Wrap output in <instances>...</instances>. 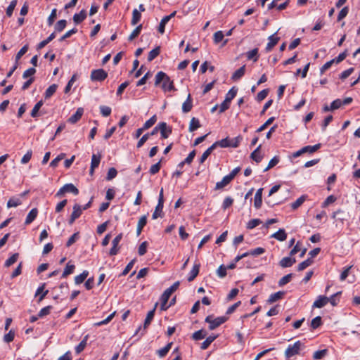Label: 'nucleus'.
Returning a JSON list of instances; mask_svg holds the SVG:
<instances>
[{
	"instance_id": "20",
	"label": "nucleus",
	"mask_w": 360,
	"mask_h": 360,
	"mask_svg": "<svg viewBox=\"0 0 360 360\" xmlns=\"http://www.w3.org/2000/svg\"><path fill=\"white\" fill-rule=\"evenodd\" d=\"M218 337L217 335H212L206 338L205 340L202 342L200 348L202 350H205L208 348V347L211 345V343L217 339Z\"/></svg>"
},
{
	"instance_id": "32",
	"label": "nucleus",
	"mask_w": 360,
	"mask_h": 360,
	"mask_svg": "<svg viewBox=\"0 0 360 360\" xmlns=\"http://www.w3.org/2000/svg\"><path fill=\"white\" fill-rule=\"evenodd\" d=\"M321 148V143H317L314 146H307L303 148H302V151L304 152V153H313L318 150Z\"/></svg>"
},
{
	"instance_id": "16",
	"label": "nucleus",
	"mask_w": 360,
	"mask_h": 360,
	"mask_svg": "<svg viewBox=\"0 0 360 360\" xmlns=\"http://www.w3.org/2000/svg\"><path fill=\"white\" fill-rule=\"evenodd\" d=\"M38 210L37 208L32 209L26 217L25 224H30L37 217Z\"/></svg>"
},
{
	"instance_id": "46",
	"label": "nucleus",
	"mask_w": 360,
	"mask_h": 360,
	"mask_svg": "<svg viewBox=\"0 0 360 360\" xmlns=\"http://www.w3.org/2000/svg\"><path fill=\"white\" fill-rule=\"evenodd\" d=\"M305 196L302 195L300 198H298L294 202L292 203L291 207L293 210L297 209L301 205L303 204V202L305 201Z\"/></svg>"
},
{
	"instance_id": "10",
	"label": "nucleus",
	"mask_w": 360,
	"mask_h": 360,
	"mask_svg": "<svg viewBox=\"0 0 360 360\" xmlns=\"http://www.w3.org/2000/svg\"><path fill=\"white\" fill-rule=\"evenodd\" d=\"M155 308H153L152 310H150L148 312L146 319L144 321L143 330L141 334V336L145 333L146 329L148 327V326L150 324L152 320L153 319L154 316H155Z\"/></svg>"
},
{
	"instance_id": "2",
	"label": "nucleus",
	"mask_w": 360,
	"mask_h": 360,
	"mask_svg": "<svg viewBox=\"0 0 360 360\" xmlns=\"http://www.w3.org/2000/svg\"><path fill=\"white\" fill-rule=\"evenodd\" d=\"M304 347V343L297 340L293 345H289L285 351V356L290 359L293 356L300 354V351Z\"/></svg>"
},
{
	"instance_id": "63",
	"label": "nucleus",
	"mask_w": 360,
	"mask_h": 360,
	"mask_svg": "<svg viewBox=\"0 0 360 360\" xmlns=\"http://www.w3.org/2000/svg\"><path fill=\"white\" fill-rule=\"evenodd\" d=\"M169 22L167 17H164L159 25L158 27V32L161 34H163L165 32V25Z\"/></svg>"
},
{
	"instance_id": "60",
	"label": "nucleus",
	"mask_w": 360,
	"mask_h": 360,
	"mask_svg": "<svg viewBox=\"0 0 360 360\" xmlns=\"http://www.w3.org/2000/svg\"><path fill=\"white\" fill-rule=\"evenodd\" d=\"M224 34L222 31H217L214 34V42L215 44H219L224 39Z\"/></svg>"
},
{
	"instance_id": "42",
	"label": "nucleus",
	"mask_w": 360,
	"mask_h": 360,
	"mask_svg": "<svg viewBox=\"0 0 360 360\" xmlns=\"http://www.w3.org/2000/svg\"><path fill=\"white\" fill-rule=\"evenodd\" d=\"M57 89V85L53 84L48 87V89L46 90L44 96L46 98H50L52 96Z\"/></svg>"
},
{
	"instance_id": "40",
	"label": "nucleus",
	"mask_w": 360,
	"mask_h": 360,
	"mask_svg": "<svg viewBox=\"0 0 360 360\" xmlns=\"http://www.w3.org/2000/svg\"><path fill=\"white\" fill-rule=\"evenodd\" d=\"M142 30V25H139L131 33V34L128 37V40L129 41L134 40L136 37L139 35Z\"/></svg>"
},
{
	"instance_id": "12",
	"label": "nucleus",
	"mask_w": 360,
	"mask_h": 360,
	"mask_svg": "<svg viewBox=\"0 0 360 360\" xmlns=\"http://www.w3.org/2000/svg\"><path fill=\"white\" fill-rule=\"evenodd\" d=\"M296 262V259L292 256L283 257L280 262L279 265L283 268L292 266Z\"/></svg>"
},
{
	"instance_id": "41",
	"label": "nucleus",
	"mask_w": 360,
	"mask_h": 360,
	"mask_svg": "<svg viewBox=\"0 0 360 360\" xmlns=\"http://www.w3.org/2000/svg\"><path fill=\"white\" fill-rule=\"evenodd\" d=\"M67 25L66 20H60L55 25V31L58 32H62Z\"/></svg>"
},
{
	"instance_id": "7",
	"label": "nucleus",
	"mask_w": 360,
	"mask_h": 360,
	"mask_svg": "<svg viewBox=\"0 0 360 360\" xmlns=\"http://www.w3.org/2000/svg\"><path fill=\"white\" fill-rule=\"evenodd\" d=\"M72 209L73 211L69 219L70 224H72L74 221L81 216L83 211L82 207L78 204H75Z\"/></svg>"
},
{
	"instance_id": "48",
	"label": "nucleus",
	"mask_w": 360,
	"mask_h": 360,
	"mask_svg": "<svg viewBox=\"0 0 360 360\" xmlns=\"http://www.w3.org/2000/svg\"><path fill=\"white\" fill-rule=\"evenodd\" d=\"M238 92V88L233 86L226 94V98L231 101L236 97Z\"/></svg>"
},
{
	"instance_id": "34",
	"label": "nucleus",
	"mask_w": 360,
	"mask_h": 360,
	"mask_svg": "<svg viewBox=\"0 0 360 360\" xmlns=\"http://www.w3.org/2000/svg\"><path fill=\"white\" fill-rule=\"evenodd\" d=\"M141 18V14L140 11H139L136 8H134L132 12L131 24L132 25H136L140 21Z\"/></svg>"
},
{
	"instance_id": "30",
	"label": "nucleus",
	"mask_w": 360,
	"mask_h": 360,
	"mask_svg": "<svg viewBox=\"0 0 360 360\" xmlns=\"http://www.w3.org/2000/svg\"><path fill=\"white\" fill-rule=\"evenodd\" d=\"M89 276V271L84 270L82 274L75 277V283L76 285L82 283Z\"/></svg>"
},
{
	"instance_id": "27",
	"label": "nucleus",
	"mask_w": 360,
	"mask_h": 360,
	"mask_svg": "<svg viewBox=\"0 0 360 360\" xmlns=\"http://www.w3.org/2000/svg\"><path fill=\"white\" fill-rule=\"evenodd\" d=\"M146 223H147V217L146 215H143L139 219V220L138 221L137 228H136V233L138 236L141 233L143 228L146 226Z\"/></svg>"
},
{
	"instance_id": "35",
	"label": "nucleus",
	"mask_w": 360,
	"mask_h": 360,
	"mask_svg": "<svg viewBox=\"0 0 360 360\" xmlns=\"http://www.w3.org/2000/svg\"><path fill=\"white\" fill-rule=\"evenodd\" d=\"M160 53V46H156L155 49H152L148 56V61L151 62Z\"/></svg>"
},
{
	"instance_id": "50",
	"label": "nucleus",
	"mask_w": 360,
	"mask_h": 360,
	"mask_svg": "<svg viewBox=\"0 0 360 360\" xmlns=\"http://www.w3.org/2000/svg\"><path fill=\"white\" fill-rule=\"evenodd\" d=\"M327 352H328V350L326 349L316 351L313 354V358H314V359H316V360L321 359L326 355Z\"/></svg>"
},
{
	"instance_id": "31",
	"label": "nucleus",
	"mask_w": 360,
	"mask_h": 360,
	"mask_svg": "<svg viewBox=\"0 0 360 360\" xmlns=\"http://www.w3.org/2000/svg\"><path fill=\"white\" fill-rule=\"evenodd\" d=\"M63 189L65 193H71L74 195L79 193V190L72 184H66L63 186Z\"/></svg>"
},
{
	"instance_id": "47",
	"label": "nucleus",
	"mask_w": 360,
	"mask_h": 360,
	"mask_svg": "<svg viewBox=\"0 0 360 360\" xmlns=\"http://www.w3.org/2000/svg\"><path fill=\"white\" fill-rule=\"evenodd\" d=\"M156 121H157V117H156V115H154L144 123V124L142 127L145 130H146V129H149L150 127H151L156 122Z\"/></svg>"
},
{
	"instance_id": "11",
	"label": "nucleus",
	"mask_w": 360,
	"mask_h": 360,
	"mask_svg": "<svg viewBox=\"0 0 360 360\" xmlns=\"http://www.w3.org/2000/svg\"><path fill=\"white\" fill-rule=\"evenodd\" d=\"M328 304V297L323 295L318 296L317 299L314 302L313 308H322Z\"/></svg>"
},
{
	"instance_id": "24",
	"label": "nucleus",
	"mask_w": 360,
	"mask_h": 360,
	"mask_svg": "<svg viewBox=\"0 0 360 360\" xmlns=\"http://www.w3.org/2000/svg\"><path fill=\"white\" fill-rule=\"evenodd\" d=\"M172 345H173V342H169L164 347L158 349L157 351V354L159 356V357H160V358L165 357L169 351L171 349Z\"/></svg>"
},
{
	"instance_id": "26",
	"label": "nucleus",
	"mask_w": 360,
	"mask_h": 360,
	"mask_svg": "<svg viewBox=\"0 0 360 360\" xmlns=\"http://www.w3.org/2000/svg\"><path fill=\"white\" fill-rule=\"evenodd\" d=\"M284 295H285L284 291H278L275 293H273V294L270 295L267 302L270 304L273 303V302L281 299Z\"/></svg>"
},
{
	"instance_id": "15",
	"label": "nucleus",
	"mask_w": 360,
	"mask_h": 360,
	"mask_svg": "<svg viewBox=\"0 0 360 360\" xmlns=\"http://www.w3.org/2000/svg\"><path fill=\"white\" fill-rule=\"evenodd\" d=\"M245 56L247 57V59L250 60H253V62H257L259 59V49L255 48L252 50H250L248 52H246Z\"/></svg>"
},
{
	"instance_id": "28",
	"label": "nucleus",
	"mask_w": 360,
	"mask_h": 360,
	"mask_svg": "<svg viewBox=\"0 0 360 360\" xmlns=\"http://www.w3.org/2000/svg\"><path fill=\"white\" fill-rule=\"evenodd\" d=\"M88 338L89 335H85L83 340L80 342V343L75 347V352L77 354L81 353L87 345Z\"/></svg>"
},
{
	"instance_id": "25",
	"label": "nucleus",
	"mask_w": 360,
	"mask_h": 360,
	"mask_svg": "<svg viewBox=\"0 0 360 360\" xmlns=\"http://www.w3.org/2000/svg\"><path fill=\"white\" fill-rule=\"evenodd\" d=\"M56 37L55 32L51 33L46 39L39 42L37 46V49L40 50L46 46L49 42H51Z\"/></svg>"
},
{
	"instance_id": "38",
	"label": "nucleus",
	"mask_w": 360,
	"mask_h": 360,
	"mask_svg": "<svg viewBox=\"0 0 360 360\" xmlns=\"http://www.w3.org/2000/svg\"><path fill=\"white\" fill-rule=\"evenodd\" d=\"M199 127H200V124L199 120L195 117H193L190 122L189 128H188L189 131H191V132L194 131L196 129H198Z\"/></svg>"
},
{
	"instance_id": "37",
	"label": "nucleus",
	"mask_w": 360,
	"mask_h": 360,
	"mask_svg": "<svg viewBox=\"0 0 360 360\" xmlns=\"http://www.w3.org/2000/svg\"><path fill=\"white\" fill-rule=\"evenodd\" d=\"M192 108V99L191 95L188 94L187 99L184 102L182 105V110L184 112H189Z\"/></svg>"
},
{
	"instance_id": "29",
	"label": "nucleus",
	"mask_w": 360,
	"mask_h": 360,
	"mask_svg": "<svg viewBox=\"0 0 360 360\" xmlns=\"http://www.w3.org/2000/svg\"><path fill=\"white\" fill-rule=\"evenodd\" d=\"M22 204V200L17 197L11 198L7 202V207H16Z\"/></svg>"
},
{
	"instance_id": "22",
	"label": "nucleus",
	"mask_w": 360,
	"mask_h": 360,
	"mask_svg": "<svg viewBox=\"0 0 360 360\" xmlns=\"http://www.w3.org/2000/svg\"><path fill=\"white\" fill-rule=\"evenodd\" d=\"M232 180L226 175L224 176L221 181L217 182L215 186L216 190H220L224 188L225 186H226Z\"/></svg>"
},
{
	"instance_id": "1",
	"label": "nucleus",
	"mask_w": 360,
	"mask_h": 360,
	"mask_svg": "<svg viewBox=\"0 0 360 360\" xmlns=\"http://www.w3.org/2000/svg\"><path fill=\"white\" fill-rule=\"evenodd\" d=\"M162 83L161 87L165 91H174L173 81L162 71L158 72L155 75V85L158 86Z\"/></svg>"
},
{
	"instance_id": "57",
	"label": "nucleus",
	"mask_w": 360,
	"mask_h": 360,
	"mask_svg": "<svg viewBox=\"0 0 360 360\" xmlns=\"http://www.w3.org/2000/svg\"><path fill=\"white\" fill-rule=\"evenodd\" d=\"M79 238V232H76L72 234L68 239L66 243L67 247L71 246L73 243H75Z\"/></svg>"
},
{
	"instance_id": "8",
	"label": "nucleus",
	"mask_w": 360,
	"mask_h": 360,
	"mask_svg": "<svg viewBox=\"0 0 360 360\" xmlns=\"http://www.w3.org/2000/svg\"><path fill=\"white\" fill-rule=\"evenodd\" d=\"M179 281H176L175 283H173L172 285H171L169 288H167L164 292L162 293V295H161V297H163L164 299V302H165V300H169L171 295L177 290V288H179Z\"/></svg>"
},
{
	"instance_id": "55",
	"label": "nucleus",
	"mask_w": 360,
	"mask_h": 360,
	"mask_svg": "<svg viewBox=\"0 0 360 360\" xmlns=\"http://www.w3.org/2000/svg\"><path fill=\"white\" fill-rule=\"evenodd\" d=\"M231 101L225 97L224 101L221 103L219 106V112H224L225 110H228L230 107Z\"/></svg>"
},
{
	"instance_id": "13",
	"label": "nucleus",
	"mask_w": 360,
	"mask_h": 360,
	"mask_svg": "<svg viewBox=\"0 0 360 360\" xmlns=\"http://www.w3.org/2000/svg\"><path fill=\"white\" fill-rule=\"evenodd\" d=\"M262 191L263 188H259L255 195L254 206L256 209H259L262 204Z\"/></svg>"
},
{
	"instance_id": "59",
	"label": "nucleus",
	"mask_w": 360,
	"mask_h": 360,
	"mask_svg": "<svg viewBox=\"0 0 360 360\" xmlns=\"http://www.w3.org/2000/svg\"><path fill=\"white\" fill-rule=\"evenodd\" d=\"M77 32V29L74 27L71 29L70 30L68 31L65 34H63L60 39L59 41H63L65 40L66 39L70 37L72 34Z\"/></svg>"
},
{
	"instance_id": "43",
	"label": "nucleus",
	"mask_w": 360,
	"mask_h": 360,
	"mask_svg": "<svg viewBox=\"0 0 360 360\" xmlns=\"http://www.w3.org/2000/svg\"><path fill=\"white\" fill-rule=\"evenodd\" d=\"M17 0H13L8 6L6 8V13L8 17H11L13 13V11L17 5Z\"/></svg>"
},
{
	"instance_id": "5",
	"label": "nucleus",
	"mask_w": 360,
	"mask_h": 360,
	"mask_svg": "<svg viewBox=\"0 0 360 360\" xmlns=\"http://www.w3.org/2000/svg\"><path fill=\"white\" fill-rule=\"evenodd\" d=\"M164 204V196H163V188H162L160 191L158 202L157 206L155 207V210L153 213L152 218L153 219H158L161 216V212H162Z\"/></svg>"
},
{
	"instance_id": "23",
	"label": "nucleus",
	"mask_w": 360,
	"mask_h": 360,
	"mask_svg": "<svg viewBox=\"0 0 360 360\" xmlns=\"http://www.w3.org/2000/svg\"><path fill=\"white\" fill-rule=\"evenodd\" d=\"M260 148L261 145H259L258 147L251 153L250 155L251 158L257 163L260 162L263 158L259 150Z\"/></svg>"
},
{
	"instance_id": "64",
	"label": "nucleus",
	"mask_w": 360,
	"mask_h": 360,
	"mask_svg": "<svg viewBox=\"0 0 360 360\" xmlns=\"http://www.w3.org/2000/svg\"><path fill=\"white\" fill-rule=\"evenodd\" d=\"M117 172L116 169L114 167H111L108 169V174L106 176V179L108 181H110L112 179H114L117 176Z\"/></svg>"
},
{
	"instance_id": "36",
	"label": "nucleus",
	"mask_w": 360,
	"mask_h": 360,
	"mask_svg": "<svg viewBox=\"0 0 360 360\" xmlns=\"http://www.w3.org/2000/svg\"><path fill=\"white\" fill-rule=\"evenodd\" d=\"M101 160V155L98 154H93L91 156V166L93 168H97L100 164Z\"/></svg>"
},
{
	"instance_id": "61",
	"label": "nucleus",
	"mask_w": 360,
	"mask_h": 360,
	"mask_svg": "<svg viewBox=\"0 0 360 360\" xmlns=\"http://www.w3.org/2000/svg\"><path fill=\"white\" fill-rule=\"evenodd\" d=\"M152 75L150 71L147 72L136 83V86H140L146 83L147 79Z\"/></svg>"
},
{
	"instance_id": "51",
	"label": "nucleus",
	"mask_w": 360,
	"mask_h": 360,
	"mask_svg": "<svg viewBox=\"0 0 360 360\" xmlns=\"http://www.w3.org/2000/svg\"><path fill=\"white\" fill-rule=\"evenodd\" d=\"M115 311L112 312V314H110L106 319H105L103 321H101L99 322H97V323H94V326H103V325H106L108 324L112 319L113 317L115 316Z\"/></svg>"
},
{
	"instance_id": "19",
	"label": "nucleus",
	"mask_w": 360,
	"mask_h": 360,
	"mask_svg": "<svg viewBox=\"0 0 360 360\" xmlns=\"http://www.w3.org/2000/svg\"><path fill=\"white\" fill-rule=\"evenodd\" d=\"M245 65L241 66L239 69H238L233 73V75L231 76V79H233L234 81H237V80L240 79L245 75Z\"/></svg>"
},
{
	"instance_id": "33",
	"label": "nucleus",
	"mask_w": 360,
	"mask_h": 360,
	"mask_svg": "<svg viewBox=\"0 0 360 360\" xmlns=\"http://www.w3.org/2000/svg\"><path fill=\"white\" fill-rule=\"evenodd\" d=\"M75 269V266L74 264H71L70 262H68L62 274V277L65 278L68 275L72 274L74 272Z\"/></svg>"
},
{
	"instance_id": "49",
	"label": "nucleus",
	"mask_w": 360,
	"mask_h": 360,
	"mask_svg": "<svg viewBox=\"0 0 360 360\" xmlns=\"http://www.w3.org/2000/svg\"><path fill=\"white\" fill-rule=\"evenodd\" d=\"M227 268L224 264H221L219 266L217 270V274L220 278H224L227 274Z\"/></svg>"
},
{
	"instance_id": "21",
	"label": "nucleus",
	"mask_w": 360,
	"mask_h": 360,
	"mask_svg": "<svg viewBox=\"0 0 360 360\" xmlns=\"http://www.w3.org/2000/svg\"><path fill=\"white\" fill-rule=\"evenodd\" d=\"M271 238H276L279 241H284L287 238V234L284 229H280L278 231L271 235Z\"/></svg>"
},
{
	"instance_id": "3",
	"label": "nucleus",
	"mask_w": 360,
	"mask_h": 360,
	"mask_svg": "<svg viewBox=\"0 0 360 360\" xmlns=\"http://www.w3.org/2000/svg\"><path fill=\"white\" fill-rule=\"evenodd\" d=\"M227 320L228 317L226 316L214 318L212 315H209L205 318V321L209 323V329L212 330L225 323Z\"/></svg>"
},
{
	"instance_id": "18",
	"label": "nucleus",
	"mask_w": 360,
	"mask_h": 360,
	"mask_svg": "<svg viewBox=\"0 0 360 360\" xmlns=\"http://www.w3.org/2000/svg\"><path fill=\"white\" fill-rule=\"evenodd\" d=\"M200 266V264H195L193 265L192 269L191 270V271L188 274V281H192L195 278V277L198 276V274L199 273Z\"/></svg>"
},
{
	"instance_id": "17",
	"label": "nucleus",
	"mask_w": 360,
	"mask_h": 360,
	"mask_svg": "<svg viewBox=\"0 0 360 360\" xmlns=\"http://www.w3.org/2000/svg\"><path fill=\"white\" fill-rule=\"evenodd\" d=\"M86 18V11L82 9L79 13H75L73 15V21L75 24H79L83 22Z\"/></svg>"
},
{
	"instance_id": "52",
	"label": "nucleus",
	"mask_w": 360,
	"mask_h": 360,
	"mask_svg": "<svg viewBox=\"0 0 360 360\" xmlns=\"http://www.w3.org/2000/svg\"><path fill=\"white\" fill-rule=\"evenodd\" d=\"M322 324L321 317L318 316L314 318L311 322V327L312 329H316Z\"/></svg>"
},
{
	"instance_id": "6",
	"label": "nucleus",
	"mask_w": 360,
	"mask_h": 360,
	"mask_svg": "<svg viewBox=\"0 0 360 360\" xmlns=\"http://www.w3.org/2000/svg\"><path fill=\"white\" fill-rule=\"evenodd\" d=\"M122 238V233H120L112 240V246L109 251V255L110 256H115L118 253L119 249H120L118 245H119V243L121 241Z\"/></svg>"
},
{
	"instance_id": "45",
	"label": "nucleus",
	"mask_w": 360,
	"mask_h": 360,
	"mask_svg": "<svg viewBox=\"0 0 360 360\" xmlns=\"http://www.w3.org/2000/svg\"><path fill=\"white\" fill-rule=\"evenodd\" d=\"M280 161V158L278 156H274L269 162L267 167L264 169V172H266L271 168L276 166Z\"/></svg>"
},
{
	"instance_id": "9",
	"label": "nucleus",
	"mask_w": 360,
	"mask_h": 360,
	"mask_svg": "<svg viewBox=\"0 0 360 360\" xmlns=\"http://www.w3.org/2000/svg\"><path fill=\"white\" fill-rule=\"evenodd\" d=\"M276 32L269 37V42L267 43L265 49L266 52L271 51V49L277 44L280 40V38L276 37Z\"/></svg>"
},
{
	"instance_id": "54",
	"label": "nucleus",
	"mask_w": 360,
	"mask_h": 360,
	"mask_svg": "<svg viewBox=\"0 0 360 360\" xmlns=\"http://www.w3.org/2000/svg\"><path fill=\"white\" fill-rule=\"evenodd\" d=\"M18 256L19 255L18 253H15L12 256H11L5 262V264H4L5 266L8 267V266H11L12 264H13L17 261Z\"/></svg>"
},
{
	"instance_id": "44",
	"label": "nucleus",
	"mask_w": 360,
	"mask_h": 360,
	"mask_svg": "<svg viewBox=\"0 0 360 360\" xmlns=\"http://www.w3.org/2000/svg\"><path fill=\"white\" fill-rule=\"evenodd\" d=\"M262 223V221L259 219H253L248 222L246 228L248 229H252L256 226H259V224H261Z\"/></svg>"
},
{
	"instance_id": "56",
	"label": "nucleus",
	"mask_w": 360,
	"mask_h": 360,
	"mask_svg": "<svg viewBox=\"0 0 360 360\" xmlns=\"http://www.w3.org/2000/svg\"><path fill=\"white\" fill-rule=\"evenodd\" d=\"M64 153H60L58 155L56 158H54L51 162H50V167L55 168L58 166L59 162L65 158Z\"/></svg>"
},
{
	"instance_id": "4",
	"label": "nucleus",
	"mask_w": 360,
	"mask_h": 360,
	"mask_svg": "<svg viewBox=\"0 0 360 360\" xmlns=\"http://www.w3.org/2000/svg\"><path fill=\"white\" fill-rule=\"evenodd\" d=\"M108 77V72L103 69L93 70L90 79L92 82H103Z\"/></svg>"
},
{
	"instance_id": "39",
	"label": "nucleus",
	"mask_w": 360,
	"mask_h": 360,
	"mask_svg": "<svg viewBox=\"0 0 360 360\" xmlns=\"http://www.w3.org/2000/svg\"><path fill=\"white\" fill-rule=\"evenodd\" d=\"M206 335H207V333L202 329V330L195 331L192 335V338L195 340H200L204 339L206 337Z\"/></svg>"
},
{
	"instance_id": "58",
	"label": "nucleus",
	"mask_w": 360,
	"mask_h": 360,
	"mask_svg": "<svg viewBox=\"0 0 360 360\" xmlns=\"http://www.w3.org/2000/svg\"><path fill=\"white\" fill-rule=\"evenodd\" d=\"M347 50H345L342 53H340L338 57L332 59V60H333V63L338 64L340 62H342V60H344L345 59V58L347 57Z\"/></svg>"
},
{
	"instance_id": "62",
	"label": "nucleus",
	"mask_w": 360,
	"mask_h": 360,
	"mask_svg": "<svg viewBox=\"0 0 360 360\" xmlns=\"http://www.w3.org/2000/svg\"><path fill=\"white\" fill-rule=\"evenodd\" d=\"M148 243L144 241L141 243L138 249V253L140 256H143L146 253Z\"/></svg>"
},
{
	"instance_id": "53",
	"label": "nucleus",
	"mask_w": 360,
	"mask_h": 360,
	"mask_svg": "<svg viewBox=\"0 0 360 360\" xmlns=\"http://www.w3.org/2000/svg\"><path fill=\"white\" fill-rule=\"evenodd\" d=\"M292 277V274H288L284 276L279 280L278 285L283 286L285 284L288 283L290 281Z\"/></svg>"
},
{
	"instance_id": "14",
	"label": "nucleus",
	"mask_w": 360,
	"mask_h": 360,
	"mask_svg": "<svg viewBox=\"0 0 360 360\" xmlns=\"http://www.w3.org/2000/svg\"><path fill=\"white\" fill-rule=\"evenodd\" d=\"M158 129L159 131H160L162 138L163 139H167L172 132L171 129H167V126L165 122L159 123Z\"/></svg>"
}]
</instances>
